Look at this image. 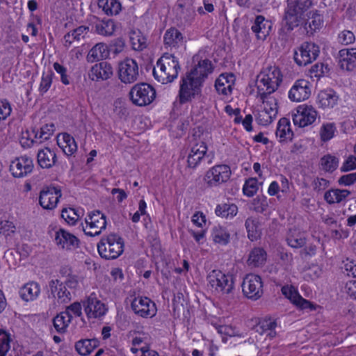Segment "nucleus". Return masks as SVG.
I'll list each match as a JSON object with an SVG mask.
<instances>
[{
    "label": "nucleus",
    "mask_w": 356,
    "mask_h": 356,
    "mask_svg": "<svg viewBox=\"0 0 356 356\" xmlns=\"http://www.w3.org/2000/svg\"><path fill=\"white\" fill-rule=\"evenodd\" d=\"M138 65L132 58H127L119 63L118 77L124 83L135 82L138 77Z\"/></svg>",
    "instance_id": "12"
},
{
    "label": "nucleus",
    "mask_w": 356,
    "mask_h": 356,
    "mask_svg": "<svg viewBox=\"0 0 356 356\" xmlns=\"http://www.w3.org/2000/svg\"><path fill=\"white\" fill-rule=\"evenodd\" d=\"M215 87L219 94L227 95L232 92V86L227 79V76L223 74L220 75L215 82Z\"/></svg>",
    "instance_id": "46"
},
{
    "label": "nucleus",
    "mask_w": 356,
    "mask_h": 356,
    "mask_svg": "<svg viewBox=\"0 0 356 356\" xmlns=\"http://www.w3.org/2000/svg\"><path fill=\"white\" fill-rule=\"evenodd\" d=\"M40 293V285L35 282L26 283L19 290L20 297L26 302L35 300Z\"/></svg>",
    "instance_id": "32"
},
{
    "label": "nucleus",
    "mask_w": 356,
    "mask_h": 356,
    "mask_svg": "<svg viewBox=\"0 0 356 356\" xmlns=\"http://www.w3.org/2000/svg\"><path fill=\"white\" fill-rule=\"evenodd\" d=\"M282 292L293 304H294L300 296L294 288L288 286H283L282 288Z\"/></svg>",
    "instance_id": "56"
},
{
    "label": "nucleus",
    "mask_w": 356,
    "mask_h": 356,
    "mask_svg": "<svg viewBox=\"0 0 356 356\" xmlns=\"http://www.w3.org/2000/svg\"><path fill=\"white\" fill-rule=\"evenodd\" d=\"M312 4V0H287L281 31L291 32L303 24L308 14L312 13L309 10Z\"/></svg>",
    "instance_id": "2"
},
{
    "label": "nucleus",
    "mask_w": 356,
    "mask_h": 356,
    "mask_svg": "<svg viewBox=\"0 0 356 356\" xmlns=\"http://www.w3.org/2000/svg\"><path fill=\"white\" fill-rule=\"evenodd\" d=\"M94 27L95 33L103 36H111L115 30V22L111 19L97 20Z\"/></svg>",
    "instance_id": "37"
},
{
    "label": "nucleus",
    "mask_w": 356,
    "mask_h": 356,
    "mask_svg": "<svg viewBox=\"0 0 356 356\" xmlns=\"http://www.w3.org/2000/svg\"><path fill=\"white\" fill-rule=\"evenodd\" d=\"M339 65L342 70L352 71L356 67V48L339 51Z\"/></svg>",
    "instance_id": "24"
},
{
    "label": "nucleus",
    "mask_w": 356,
    "mask_h": 356,
    "mask_svg": "<svg viewBox=\"0 0 356 356\" xmlns=\"http://www.w3.org/2000/svg\"><path fill=\"white\" fill-rule=\"evenodd\" d=\"M320 165L322 170L325 172H332L339 165V159L331 154H326L321 159Z\"/></svg>",
    "instance_id": "44"
},
{
    "label": "nucleus",
    "mask_w": 356,
    "mask_h": 356,
    "mask_svg": "<svg viewBox=\"0 0 356 356\" xmlns=\"http://www.w3.org/2000/svg\"><path fill=\"white\" fill-rule=\"evenodd\" d=\"M55 242L58 246L66 250L75 249L79 245V240L63 229L56 232Z\"/></svg>",
    "instance_id": "20"
},
{
    "label": "nucleus",
    "mask_w": 356,
    "mask_h": 356,
    "mask_svg": "<svg viewBox=\"0 0 356 356\" xmlns=\"http://www.w3.org/2000/svg\"><path fill=\"white\" fill-rule=\"evenodd\" d=\"M15 226L12 222L8 220H1L0 221V234L3 236H9L10 233L15 232Z\"/></svg>",
    "instance_id": "57"
},
{
    "label": "nucleus",
    "mask_w": 356,
    "mask_h": 356,
    "mask_svg": "<svg viewBox=\"0 0 356 356\" xmlns=\"http://www.w3.org/2000/svg\"><path fill=\"white\" fill-rule=\"evenodd\" d=\"M98 6L108 16L119 14L122 8L118 0H98Z\"/></svg>",
    "instance_id": "39"
},
{
    "label": "nucleus",
    "mask_w": 356,
    "mask_h": 356,
    "mask_svg": "<svg viewBox=\"0 0 356 356\" xmlns=\"http://www.w3.org/2000/svg\"><path fill=\"white\" fill-rule=\"evenodd\" d=\"M123 239L115 234L103 237L97 245L99 255L106 259L118 258L123 252Z\"/></svg>",
    "instance_id": "5"
},
{
    "label": "nucleus",
    "mask_w": 356,
    "mask_h": 356,
    "mask_svg": "<svg viewBox=\"0 0 356 356\" xmlns=\"http://www.w3.org/2000/svg\"><path fill=\"white\" fill-rule=\"evenodd\" d=\"M81 309V305L78 302H75L67 307L64 312H67L68 314H71L72 316L74 314L76 316H81L82 314Z\"/></svg>",
    "instance_id": "64"
},
{
    "label": "nucleus",
    "mask_w": 356,
    "mask_h": 356,
    "mask_svg": "<svg viewBox=\"0 0 356 356\" xmlns=\"http://www.w3.org/2000/svg\"><path fill=\"white\" fill-rule=\"evenodd\" d=\"M54 69L57 73L60 74V79L62 83L65 85H68L70 83V81L66 74V68L58 63H54Z\"/></svg>",
    "instance_id": "62"
},
{
    "label": "nucleus",
    "mask_w": 356,
    "mask_h": 356,
    "mask_svg": "<svg viewBox=\"0 0 356 356\" xmlns=\"http://www.w3.org/2000/svg\"><path fill=\"white\" fill-rule=\"evenodd\" d=\"M54 124H47L40 128V132L35 129L32 130V134L34 136L35 139L40 140L38 143H41L44 140H48L54 132Z\"/></svg>",
    "instance_id": "45"
},
{
    "label": "nucleus",
    "mask_w": 356,
    "mask_h": 356,
    "mask_svg": "<svg viewBox=\"0 0 356 356\" xmlns=\"http://www.w3.org/2000/svg\"><path fill=\"white\" fill-rule=\"evenodd\" d=\"M109 56V51L106 44L100 42L95 44L88 52L87 60L88 62H95L106 59Z\"/></svg>",
    "instance_id": "33"
},
{
    "label": "nucleus",
    "mask_w": 356,
    "mask_h": 356,
    "mask_svg": "<svg viewBox=\"0 0 356 356\" xmlns=\"http://www.w3.org/2000/svg\"><path fill=\"white\" fill-rule=\"evenodd\" d=\"M63 138L65 143V145L62 146L64 153L67 155L73 154L77 149V145L74 138L65 133L63 134Z\"/></svg>",
    "instance_id": "48"
},
{
    "label": "nucleus",
    "mask_w": 356,
    "mask_h": 356,
    "mask_svg": "<svg viewBox=\"0 0 356 356\" xmlns=\"http://www.w3.org/2000/svg\"><path fill=\"white\" fill-rule=\"evenodd\" d=\"M157 70H153L154 78L163 84L172 82L177 79L181 67L178 60L168 53L164 54L156 63Z\"/></svg>",
    "instance_id": "4"
},
{
    "label": "nucleus",
    "mask_w": 356,
    "mask_h": 356,
    "mask_svg": "<svg viewBox=\"0 0 356 356\" xmlns=\"http://www.w3.org/2000/svg\"><path fill=\"white\" fill-rule=\"evenodd\" d=\"M272 22L265 19L262 15L256 17L252 26V31L255 33L257 39L264 40L270 34Z\"/></svg>",
    "instance_id": "23"
},
{
    "label": "nucleus",
    "mask_w": 356,
    "mask_h": 356,
    "mask_svg": "<svg viewBox=\"0 0 356 356\" xmlns=\"http://www.w3.org/2000/svg\"><path fill=\"white\" fill-rule=\"evenodd\" d=\"M336 127L334 123L323 124L320 131L321 139L323 142L330 140L334 137Z\"/></svg>",
    "instance_id": "50"
},
{
    "label": "nucleus",
    "mask_w": 356,
    "mask_h": 356,
    "mask_svg": "<svg viewBox=\"0 0 356 356\" xmlns=\"http://www.w3.org/2000/svg\"><path fill=\"white\" fill-rule=\"evenodd\" d=\"M132 103L138 106H145L150 104L156 98V90L147 83H140L134 85L129 93Z\"/></svg>",
    "instance_id": "7"
},
{
    "label": "nucleus",
    "mask_w": 356,
    "mask_h": 356,
    "mask_svg": "<svg viewBox=\"0 0 356 356\" xmlns=\"http://www.w3.org/2000/svg\"><path fill=\"white\" fill-rule=\"evenodd\" d=\"M316 116L317 112L312 106L300 105L296 108V113L293 114V121L295 125L305 127L312 124Z\"/></svg>",
    "instance_id": "14"
},
{
    "label": "nucleus",
    "mask_w": 356,
    "mask_h": 356,
    "mask_svg": "<svg viewBox=\"0 0 356 356\" xmlns=\"http://www.w3.org/2000/svg\"><path fill=\"white\" fill-rule=\"evenodd\" d=\"M38 165L42 168H50L53 167L56 162V154L48 147L40 149L37 154Z\"/></svg>",
    "instance_id": "28"
},
{
    "label": "nucleus",
    "mask_w": 356,
    "mask_h": 356,
    "mask_svg": "<svg viewBox=\"0 0 356 356\" xmlns=\"http://www.w3.org/2000/svg\"><path fill=\"white\" fill-rule=\"evenodd\" d=\"M253 210L259 213H263L267 209L268 204L267 198L264 195H259L252 200Z\"/></svg>",
    "instance_id": "52"
},
{
    "label": "nucleus",
    "mask_w": 356,
    "mask_h": 356,
    "mask_svg": "<svg viewBox=\"0 0 356 356\" xmlns=\"http://www.w3.org/2000/svg\"><path fill=\"white\" fill-rule=\"evenodd\" d=\"M311 95L310 83L305 79L297 80L289 92V98L293 102L307 99Z\"/></svg>",
    "instance_id": "19"
},
{
    "label": "nucleus",
    "mask_w": 356,
    "mask_h": 356,
    "mask_svg": "<svg viewBox=\"0 0 356 356\" xmlns=\"http://www.w3.org/2000/svg\"><path fill=\"white\" fill-rule=\"evenodd\" d=\"M62 218L70 225H74L77 220L79 218V215L74 209H63L61 213Z\"/></svg>",
    "instance_id": "54"
},
{
    "label": "nucleus",
    "mask_w": 356,
    "mask_h": 356,
    "mask_svg": "<svg viewBox=\"0 0 356 356\" xmlns=\"http://www.w3.org/2000/svg\"><path fill=\"white\" fill-rule=\"evenodd\" d=\"M351 194L347 189L331 188L324 194V200L329 204H339L346 200Z\"/></svg>",
    "instance_id": "29"
},
{
    "label": "nucleus",
    "mask_w": 356,
    "mask_h": 356,
    "mask_svg": "<svg viewBox=\"0 0 356 356\" xmlns=\"http://www.w3.org/2000/svg\"><path fill=\"white\" fill-rule=\"evenodd\" d=\"M11 113V107L6 100H0V120H5Z\"/></svg>",
    "instance_id": "63"
},
{
    "label": "nucleus",
    "mask_w": 356,
    "mask_h": 356,
    "mask_svg": "<svg viewBox=\"0 0 356 356\" xmlns=\"http://www.w3.org/2000/svg\"><path fill=\"white\" fill-rule=\"evenodd\" d=\"M243 294L250 299L257 300L263 294V284L260 276L248 274L242 283Z\"/></svg>",
    "instance_id": "10"
},
{
    "label": "nucleus",
    "mask_w": 356,
    "mask_h": 356,
    "mask_svg": "<svg viewBox=\"0 0 356 356\" xmlns=\"http://www.w3.org/2000/svg\"><path fill=\"white\" fill-rule=\"evenodd\" d=\"M258 190L257 179L250 178L245 181L243 188L244 195L248 197H252Z\"/></svg>",
    "instance_id": "53"
},
{
    "label": "nucleus",
    "mask_w": 356,
    "mask_h": 356,
    "mask_svg": "<svg viewBox=\"0 0 356 356\" xmlns=\"http://www.w3.org/2000/svg\"><path fill=\"white\" fill-rule=\"evenodd\" d=\"M266 260V252L262 248H253L247 261L248 265L252 267H259L264 264Z\"/></svg>",
    "instance_id": "36"
},
{
    "label": "nucleus",
    "mask_w": 356,
    "mask_h": 356,
    "mask_svg": "<svg viewBox=\"0 0 356 356\" xmlns=\"http://www.w3.org/2000/svg\"><path fill=\"white\" fill-rule=\"evenodd\" d=\"M207 151V147L204 142L193 145L188 156V167L195 168L204 159Z\"/></svg>",
    "instance_id": "25"
},
{
    "label": "nucleus",
    "mask_w": 356,
    "mask_h": 356,
    "mask_svg": "<svg viewBox=\"0 0 356 356\" xmlns=\"http://www.w3.org/2000/svg\"><path fill=\"white\" fill-rule=\"evenodd\" d=\"M277 327V322L271 318H265L260 321L255 326V330L260 334H265L268 330L275 328Z\"/></svg>",
    "instance_id": "49"
},
{
    "label": "nucleus",
    "mask_w": 356,
    "mask_h": 356,
    "mask_svg": "<svg viewBox=\"0 0 356 356\" xmlns=\"http://www.w3.org/2000/svg\"><path fill=\"white\" fill-rule=\"evenodd\" d=\"M99 345L97 339H81L75 343V349L78 353L83 356L90 355Z\"/></svg>",
    "instance_id": "34"
},
{
    "label": "nucleus",
    "mask_w": 356,
    "mask_h": 356,
    "mask_svg": "<svg viewBox=\"0 0 356 356\" xmlns=\"http://www.w3.org/2000/svg\"><path fill=\"white\" fill-rule=\"evenodd\" d=\"M72 319V316L71 314H68L67 312H62L54 318V326L58 332L63 333L66 331Z\"/></svg>",
    "instance_id": "42"
},
{
    "label": "nucleus",
    "mask_w": 356,
    "mask_h": 356,
    "mask_svg": "<svg viewBox=\"0 0 356 356\" xmlns=\"http://www.w3.org/2000/svg\"><path fill=\"white\" fill-rule=\"evenodd\" d=\"M33 169L32 159L27 156L16 158L10 165V170L15 177H23L31 173Z\"/></svg>",
    "instance_id": "17"
},
{
    "label": "nucleus",
    "mask_w": 356,
    "mask_h": 356,
    "mask_svg": "<svg viewBox=\"0 0 356 356\" xmlns=\"http://www.w3.org/2000/svg\"><path fill=\"white\" fill-rule=\"evenodd\" d=\"M289 245L293 248H300L306 244V237L304 233L296 229H291L286 237Z\"/></svg>",
    "instance_id": "41"
},
{
    "label": "nucleus",
    "mask_w": 356,
    "mask_h": 356,
    "mask_svg": "<svg viewBox=\"0 0 356 356\" xmlns=\"http://www.w3.org/2000/svg\"><path fill=\"white\" fill-rule=\"evenodd\" d=\"M33 134L26 131V133H23L22 137L20 140V143L23 147H31L33 145L34 143H38V140L31 138Z\"/></svg>",
    "instance_id": "61"
},
{
    "label": "nucleus",
    "mask_w": 356,
    "mask_h": 356,
    "mask_svg": "<svg viewBox=\"0 0 356 356\" xmlns=\"http://www.w3.org/2000/svg\"><path fill=\"white\" fill-rule=\"evenodd\" d=\"M356 169V156L350 155L341 165V172H348Z\"/></svg>",
    "instance_id": "59"
},
{
    "label": "nucleus",
    "mask_w": 356,
    "mask_h": 356,
    "mask_svg": "<svg viewBox=\"0 0 356 356\" xmlns=\"http://www.w3.org/2000/svg\"><path fill=\"white\" fill-rule=\"evenodd\" d=\"M61 195L60 189L52 186H44L40 193V205L44 209H54L56 207Z\"/></svg>",
    "instance_id": "13"
},
{
    "label": "nucleus",
    "mask_w": 356,
    "mask_h": 356,
    "mask_svg": "<svg viewBox=\"0 0 356 356\" xmlns=\"http://www.w3.org/2000/svg\"><path fill=\"white\" fill-rule=\"evenodd\" d=\"M85 220L90 228L93 229V232H86L83 229L86 235L90 236H98L103 229H106V216L99 210L89 213Z\"/></svg>",
    "instance_id": "15"
},
{
    "label": "nucleus",
    "mask_w": 356,
    "mask_h": 356,
    "mask_svg": "<svg viewBox=\"0 0 356 356\" xmlns=\"http://www.w3.org/2000/svg\"><path fill=\"white\" fill-rule=\"evenodd\" d=\"M232 175L230 167L225 164L216 165L205 174L204 180L209 187L216 186L227 181Z\"/></svg>",
    "instance_id": "9"
},
{
    "label": "nucleus",
    "mask_w": 356,
    "mask_h": 356,
    "mask_svg": "<svg viewBox=\"0 0 356 356\" xmlns=\"http://www.w3.org/2000/svg\"><path fill=\"white\" fill-rule=\"evenodd\" d=\"M263 110L258 112L257 120L259 124L267 125L271 123L277 113V104L275 99L267 98L265 102Z\"/></svg>",
    "instance_id": "18"
},
{
    "label": "nucleus",
    "mask_w": 356,
    "mask_h": 356,
    "mask_svg": "<svg viewBox=\"0 0 356 356\" xmlns=\"http://www.w3.org/2000/svg\"><path fill=\"white\" fill-rule=\"evenodd\" d=\"M275 136L279 138L280 143L292 140L293 133L291 129L290 121L288 118H282L279 120Z\"/></svg>",
    "instance_id": "27"
},
{
    "label": "nucleus",
    "mask_w": 356,
    "mask_h": 356,
    "mask_svg": "<svg viewBox=\"0 0 356 356\" xmlns=\"http://www.w3.org/2000/svg\"><path fill=\"white\" fill-rule=\"evenodd\" d=\"M88 31V26H80L71 32L66 33L64 35V45L66 47H69L74 41H79L81 38H83L84 35L87 34Z\"/></svg>",
    "instance_id": "40"
},
{
    "label": "nucleus",
    "mask_w": 356,
    "mask_h": 356,
    "mask_svg": "<svg viewBox=\"0 0 356 356\" xmlns=\"http://www.w3.org/2000/svg\"><path fill=\"white\" fill-rule=\"evenodd\" d=\"M318 103L322 108H333L337 105L339 96L337 92L332 89H327L322 90L318 95Z\"/></svg>",
    "instance_id": "30"
},
{
    "label": "nucleus",
    "mask_w": 356,
    "mask_h": 356,
    "mask_svg": "<svg viewBox=\"0 0 356 356\" xmlns=\"http://www.w3.org/2000/svg\"><path fill=\"white\" fill-rule=\"evenodd\" d=\"M163 42L165 47L177 48L183 43L182 34L176 28H170L164 34Z\"/></svg>",
    "instance_id": "31"
},
{
    "label": "nucleus",
    "mask_w": 356,
    "mask_h": 356,
    "mask_svg": "<svg viewBox=\"0 0 356 356\" xmlns=\"http://www.w3.org/2000/svg\"><path fill=\"white\" fill-rule=\"evenodd\" d=\"M340 186H350L356 182V172L342 175L337 181Z\"/></svg>",
    "instance_id": "58"
},
{
    "label": "nucleus",
    "mask_w": 356,
    "mask_h": 356,
    "mask_svg": "<svg viewBox=\"0 0 356 356\" xmlns=\"http://www.w3.org/2000/svg\"><path fill=\"white\" fill-rule=\"evenodd\" d=\"M111 65L106 61L95 64L89 72L90 78L95 81L107 80L113 75Z\"/></svg>",
    "instance_id": "21"
},
{
    "label": "nucleus",
    "mask_w": 356,
    "mask_h": 356,
    "mask_svg": "<svg viewBox=\"0 0 356 356\" xmlns=\"http://www.w3.org/2000/svg\"><path fill=\"white\" fill-rule=\"evenodd\" d=\"M212 72L211 60L204 59L199 61L198 64L181 79L179 91V102L185 104L200 94L203 82Z\"/></svg>",
    "instance_id": "1"
},
{
    "label": "nucleus",
    "mask_w": 356,
    "mask_h": 356,
    "mask_svg": "<svg viewBox=\"0 0 356 356\" xmlns=\"http://www.w3.org/2000/svg\"><path fill=\"white\" fill-rule=\"evenodd\" d=\"M282 81V74L278 67L270 65L264 68L257 78V87L261 99L265 102L268 95L275 92Z\"/></svg>",
    "instance_id": "3"
},
{
    "label": "nucleus",
    "mask_w": 356,
    "mask_h": 356,
    "mask_svg": "<svg viewBox=\"0 0 356 356\" xmlns=\"http://www.w3.org/2000/svg\"><path fill=\"white\" fill-rule=\"evenodd\" d=\"M238 212V207L234 204H222L217 205L215 213L218 216L228 218L236 216Z\"/></svg>",
    "instance_id": "43"
},
{
    "label": "nucleus",
    "mask_w": 356,
    "mask_h": 356,
    "mask_svg": "<svg viewBox=\"0 0 356 356\" xmlns=\"http://www.w3.org/2000/svg\"><path fill=\"white\" fill-rule=\"evenodd\" d=\"M10 334L0 329V356H6L10 348Z\"/></svg>",
    "instance_id": "47"
},
{
    "label": "nucleus",
    "mask_w": 356,
    "mask_h": 356,
    "mask_svg": "<svg viewBox=\"0 0 356 356\" xmlns=\"http://www.w3.org/2000/svg\"><path fill=\"white\" fill-rule=\"evenodd\" d=\"M355 37L354 33L348 30L341 31L338 35V41L343 45H348L355 42Z\"/></svg>",
    "instance_id": "55"
},
{
    "label": "nucleus",
    "mask_w": 356,
    "mask_h": 356,
    "mask_svg": "<svg viewBox=\"0 0 356 356\" xmlns=\"http://www.w3.org/2000/svg\"><path fill=\"white\" fill-rule=\"evenodd\" d=\"M305 29L307 32L310 31L311 33L320 29L323 25L322 16L318 13L317 10L312 12L311 14H308L306 17V20L303 23Z\"/></svg>",
    "instance_id": "38"
},
{
    "label": "nucleus",
    "mask_w": 356,
    "mask_h": 356,
    "mask_svg": "<svg viewBox=\"0 0 356 356\" xmlns=\"http://www.w3.org/2000/svg\"><path fill=\"white\" fill-rule=\"evenodd\" d=\"M53 76L54 72L51 70L43 73L39 87L40 93L44 94L49 89L52 83Z\"/></svg>",
    "instance_id": "51"
},
{
    "label": "nucleus",
    "mask_w": 356,
    "mask_h": 356,
    "mask_svg": "<svg viewBox=\"0 0 356 356\" xmlns=\"http://www.w3.org/2000/svg\"><path fill=\"white\" fill-rule=\"evenodd\" d=\"M320 52L319 47L313 43L305 42L293 53V58L299 66H305L318 56Z\"/></svg>",
    "instance_id": "8"
},
{
    "label": "nucleus",
    "mask_w": 356,
    "mask_h": 356,
    "mask_svg": "<svg viewBox=\"0 0 356 356\" xmlns=\"http://www.w3.org/2000/svg\"><path fill=\"white\" fill-rule=\"evenodd\" d=\"M84 311L88 318H99L106 314L105 305L99 300L95 293H92L83 302Z\"/></svg>",
    "instance_id": "16"
},
{
    "label": "nucleus",
    "mask_w": 356,
    "mask_h": 356,
    "mask_svg": "<svg viewBox=\"0 0 356 356\" xmlns=\"http://www.w3.org/2000/svg\"><path fill=\"white\" fill-rule=\"evenodd\" d=\"M211 238L216 244L226 245L230 241L231 235L226 227L216 225L212 229Z\"/></svg>",
    "instance_id": "35"
},
{
    "label": "nucleus",
    "mask_w": 356,
    "mask_h": 356,
    "mask_svg": "<svg viewBox=\"0 0 356 356\" xmlns=\"http://www.w3.org/2000/svg\"><path fill=\"white\" fill-rule=\"evenodd\" d=\"M245 227L248 238L251 241H257L261 238L262 229L258 218L252 216L248 218L245 221Z\"/></svg>",
    "instance_id": "26"
},
{
    "label": "nucleus",
    "mask_w": 356,
    "mask_h": 356,
    "mask_svg": "<svg viewBox=\"0 0 356 356\" xmlns=\"http://www.w3.org/2000/svg\"><path fill=\"white\" fill-rule=\"evenodd\" d=\"M207 280L212 289L222 295L232 293L234 289L233 275L225 274L220 270H211L207 275Z\"/></svg>",
    "instance_id": "6"
},
{
    "label": "nucleus",
    "mask_w": 356,
    "mask_h": 356,
    "mask_svg": "<svg viewBox=\"0 0 356 356\" xmlns=\"http://www.w3.org/2000/svg\"><path fill=\"white\" fill-rule=\"evenodd\" d=\"M330 181L324 178H316L312 183L314 190L316 192H321L325 190L330 186Z\"/></svg>",
    "instance_id": "60"
},
{
    "label": "nucleus",
    "mask_w": 356,
    "mask_h": 356,
    "mask_svg": "<svg viewBox=\"0 0 356 356\" xmlns=\"http://www.w3.org/2000/svg\"><path fill=\"white\" fill-rule=\"evenodd\" d=\"M131 307L136 315L143 318H152L157 312L155 303L147 297L134 298Z\"/></svg>",
    "instance_id": "11"
},
{
    "label": "nucleus",
    "mask_w": 356,
    "mask_h": 356,
    "mask_svg": "<svg viewBox=\"0 0 356 356\" xmlns=\"http://www.w3.org/2000/svg\"><path fill=\"white\" fill-rule=\"evenodd\" d=\"M51 292L54 298H57L60 303H67L72 299V295L67 286L58 280H52L49 283Z\"/></svg>",
    "instance_id": "22"
}]
</instances>
